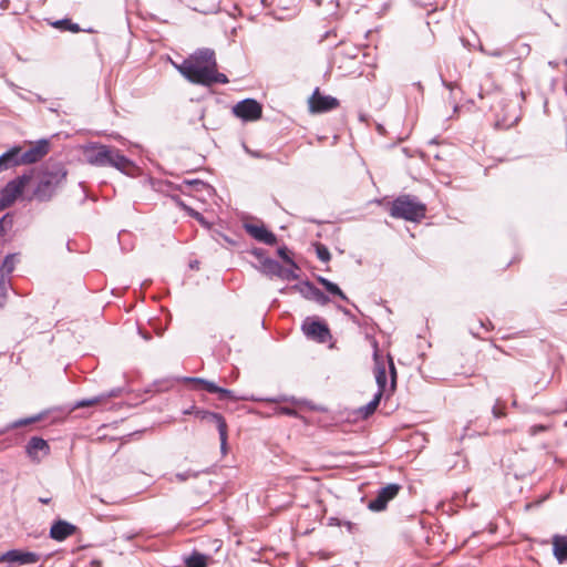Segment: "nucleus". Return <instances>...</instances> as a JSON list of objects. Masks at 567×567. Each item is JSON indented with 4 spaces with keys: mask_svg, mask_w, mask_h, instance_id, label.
I'll list each match as a JSON object with an SVG mask.
<instances>
[{
    "mask_svg": "<svg viewBox=\"0 0 567 567\" xmlns=\"http://www.w3.org/2000/svg\"><path fill=\"white\" fill-rule=\"evenodd\" d=\"M378 131H379V132H382V131H383V126H382V125H380V124H378Z\"/></svg>",
    "mask_w": 567,
    "mask_h": 567,
    "instance_id": "52",
    "label": "nucleus"
},
{
    "mask_svg": "<svg viewBox=\"0 0 567 567\" xmlns=\"http://www.w3.org/2000/svg\"><path fill=\"white\" fill-rule=\"evenodd\" d=\"M480 51L484 54L493 58H501L504 55L503 49L486 50L483 45L480 47Z\"/></svg>",
    "mask_w": 567,
    "mask_h": 567,
    "instance_id": "40",
    "label": "nucleus"
},
{
    "mask_svg": "<svg viewBox=\"0 0 567 567\" xmlns=\"http://www.w3.org/2000/svg\"><path fill=\"white\" fill-rule=\"evenodd\" d=\"M374 360H375V381L378 384V392L381 393V396L386 393V395H390L389 389H386V371L384 363L379 360V355L375 352L374 353Z\"/></svg>",
    "mask_w": 567,
    "mask_h": 567,
    "instance_id": "19",
    "label": "nucleus"
},
{
    "mask_svg": "<svg viewBox=\"0 0 567 567\" xmlns=\"http://www.w3.org/2000/svg\"><path fill=\"white\" fill-rule=\"evenodd\" d=\"M233 112L244 121H256L261 117L262 107L255 99H245L233 107Z\"/></svg>",
    "mask_w": 567,
    "mask_h": 567,
    "instance_id": "10",
    "label": "nucleus"
},
{
    "mask_svg": "<svg viewBox=\"0 0 567 567\" xmlns=\"http://www.w3.org/2000/svg\"><path fill=\"white\" fill-rule=\"evenodd\" d=\"M244 229L246 233L251 236L254 239H256L259 243L274 246L277 244V237L276 235L268 230L267 227L262 224H254V223H245Z\"/></svg>",
    "mask_w": 567,
    "mask_h": 567,
    "instance_id": "14",
    "label": "nucleus"
},
{
    "mask_svg": "<svg viewBox=\"0 0 567 567\" xmlns=\"http://www.w3.org/2000/svg\"><path fill=\"white\" fill-rule=\"evenodd\" d=\"M190 476H193L189 472H186V473H178L176 474V477L181 481V482H184L186 481L187 478H189Z\"/></svg>",
    "mask_w": 567,
    "mask_h": 567,
    "instance_id": "45",
    "label": "nucleus"
},
{
    "mask_svg": "<svg viewBox=\"0 0 567 567\" xmlns=\"http://www.w3.org/2000/svg\"><path fill=\"white\" fill-rule=\"evenodd\" d=\"M342 522L341 519L337 518V517H331L329 519V525H334V526H342Z\"/></svg>",
    "mask_w": 567,
    "mask_h": 567,
    "instance_id": "46",
    "label": "nucleus"
},
{
    "mask_svg": "<svg viewBox=\"0 0 567 567\" xmlns=\"http://www.w3.org/2000/svg\"><path fill=\"white\" fill-rule=\"evenodd\" d=\"M8 285H9V280L7 279V277H4V284H2V286H0V290L6 291Z\"/></svg>",
    "mask_w": 567,
    "mask_h": 567,
    "instance_id": "49",
    "label": "nucleus"
},
{
    "mask_svg": "<svg viewBox=\"0 0 567 567\" xmlns=\"http://www.w3.org/2000/svg\"><path fill=\"white\" fill-rule=\"evenodd\" d=\"M491 107L495 112V115L497 117L495 122L496 127L509 128L519 118L517 105L513 101L507 102L504 99H499Z\"/></svg>",
    "mask_w": 567,
    "mask_h": 567,
    "instance_id": "6",
    "label": "nucleus"
},
{
    "mask_svg": "<svg viewBox=\"0 0 567 567\" xmlns=\"http://www.w3.org/2000/svg\"><path fill=\"white\" fill-rule=\"evenodd\" d=\"M114 395H115V393L111 392L109 394H101V395L93 396L91 399L81 400V401L76 402V404L74 405V409L97 405Z\"/></svg>",
    "mask_w": 567,
    "mask_h": 567,
    "instance_id": "26",
    "label": "nucleus"
},
{
    "mask_svg": "<svg viewBox=\"0 0 567 567\" xmlns=\"http://www.w3.org/2000/svg\"><path fill=\"white\" fill-rule=\"evenodd\" d=\"M209 393H216L218 394L219 400H230V401H239V400H246L245 396H238L236 395L231 390L220 388L218 385H209Z\"/></svg>",
    "mask_w": 567,
    "mask_h": 567,
    "instance_id": "23",
    "label": "nucleus"
},
{
    "mask_svg": "<svg viewBox=\"0 0 567 567\" xmlns=\"http://www.w3.org/2000/svg\"><path fill=\"white\" fill-rule=\"evenodd\" d=\"M388 360H389V370H390V377H391V384H390L389 392L393 393L395 391V388H396L398 374H396V369H395V365H394L392 357L389 355Z\"/></svg>",
    "mask_w": 567,
    "mask_h": 567,
    "instance_id": "34",
    "label": "nucleus"
},
{
    "mask_svg": "<svg viewBox=\"0 0 567 567\" xmlns=\"http://www.w3.org/2000/svg\"><path fill=\"white\" fill-rule=\"evenodd\" d=\"M380 401H381V393H375L373 400L360 409V413H361L362 417L367 419L370 415H372L374 413V411L377 410Z\"/></svg>",
    "mask_w": 567,
    "mask_h": 567,
    "instance_id": "28",
    "label": "nucleus"
},
{
    "mask_svg": "<svg viewBox=\"0 0 567 567\" xmlns=\"http://www.w3.org/2000/svg\"><path fill=\"white\" fill-rule=\"evenodd\" d=\"M79 532L78 526L63 520H55L50 528V537L56 542H63Z\"/></svg>",
    "mask_w": 567,
    "mask_h": 567,
    "instance_id": "17",
    "label": "nucleus"
},
{
    "mask_svg": "<svg viewBox=\"0 0 567 567\" xmlns=\"http://www.w3.org/2000/svg\"><path fill=\"white\" fill-rule=\"evenodd\" d=\"M401 488L402 486L400 484H388L378 492L374 499L369 502L368 508L372 512L384 511L388 506V503L398 496Z\"/></svg>",
    "mask_w": 567,
    "mask_h": 567,
    "instance_id": "9",
    "label": "nucleus"
},
{
    "mask_svg": "<svg viewBox=\"0 0 567 567\" xmlns=\"http://www.w3.org/2000/svg\"><path fill=\"white\" fill-rule=\"evenodd\" d=\"M17 260H18L17 254H9L8 256H6V258L1 265V268H0V272H1L0 286H2V284H4V277H9L12 274V271L14 270Z\"/></svg>",
    "mask_w": 567,
    "mask_h": 567,
    "instance_id": "21",
    "label": "nucleus"
},
{
    "mask_svg": "<svg viewBox=\"0 0 567 567\" xmlns=\"http://www.w3.org/2000/svg\"><path fill=\"white\" fill-rule=\"evenodd\" d=\"M39 502L42 504H49L51 502V497H40Z\"/></svg>",
    "mask_w": 567,
    "mask_h": 567,
    "instance_id": "48",
    "label": "nucleus"
},
{
    "mask_svg": "<svg viewBox=\"0 0 567 567\" xmlns=\"http://www.w3.org/2000/svg\"><path fill=\"white\" fill-rule=\"evenodd\" d=\"M210 66H217L212 49H198L189 59L183 61L178 71L192 83L209 86Z\"/></svg>",
    "mask_w": 567,
    "mask_h": 567,
    "instance_id": "3",
    "label": "nucleus"
},
{
    "mask_svg": "<svg viewBox=\"0 0 567 567\" xmlns=\"http://www.w3.org/2000/svg\"><path fill=\"white\" fill-rule=\"evenodd\" d=\"M295 269L296 268H292V267L291 268L281 267L278 278L284 279V280L298 279L299 276L295 272Z\"/></svg>",
    "mask_w": 567,
    "mask_h": 567,
    "instance_id": "38",
    "label": "nucleus"
},
{
    "mask_svg": "<svg viewBox=\"0 0 567 567\" xmlns=\"http://www.w3.org/2000/svg\"><path fill=\"white\" fill-rule=\"evenodd\" d=\"M245 151L249 154H251L255 157H261V155L258 152L251 151L247 144H243Z\"/></svg>",
    "mask_w": 567,
    "mask_h": 567,
    "instance_id": "47",
    "label": "nucleus"
},
{
    "mask_svg": "<svg viewBox=\"0 0 567 567\" xmlns=\"http://www.w3.org/2000/svg\"><path fill=\"white\" fill-rule=\"evenodd\" d=\"M301 330L308 339L319 343H327L332 339L328 324L317 318H306L301 326Z\"/></svg>",
    "mask_w": 567,
    "mask_h": 567,
    "instance_id": "8",
    "label": "nucleus"
},
{
    "mask_svg": "<svg viewBox=\"0 0 567 567\" xmlns=\"http://www.w3.org/2000/svg\"><path fill=\"white\" fill-rule=\"evenodd\" d=\"M68 172L61 164L45 165L30 176L32 197L39 202H49L61 188L66 179Z\"/></svg>",
    "mask_w": 567,
    "mask_h": 567,
    "instance_id": "2",
    "label": "nucleus"
},
{
    "mask_svg": "<svg viewBox=\"0 0 567 567\" xmlns=\"http://www.w3.org/2000/svg\"><path fill=\"white\" fill-rule=\"evenodd\" d=\"M316 252H317V257L321 261L328 262L331 258L329 249L323 244H320V243L316 244Z\"/></svg>",
    "mask_w": 567,
    "mask_h": 567,
    "instance_id": "36",
    "label": "nucleus"
},
{
    "mask_svg": "<svg viewBox=\"0 0 567 567\" xmlns=\"http://www.w3.org/2000/svg\"><path fill=\"white\" fill-rule=\"evenodd\" d=\"M493 415L496 417V419H499V417H503L505 416V405L504 404H499L498 402L493 406Z\"/></svg>",
    "mask_w": 567,
    "mask_h": 567,
    "instance_id": "41",
    "label": "nucleus"
},
{
    "mask_svg": "<svg viewBox=\"0 0 567 567\" xmlns=\"http://www.w3.org/2000/svg\"><path fill=\"white\" fill-rule=\"evenodd\" d=\"M173 198L176 200L178 206H181L184 210H186L188 213L189 216L194 217L199 223L205 224L204 217H203V215L200 213H198L195 209L188 207L181 199H178L176 197H173Z\"/></svg>",
    "mask_w": 567,
    "mask_h": 567,
    "instance_id": "33",
    "label": "nucleus"
},
{
    "mask_svg": "<svg viewBox=\"0 0 567 567\" xmlns=\"http://www.w3.org/2000/svg\"><path fill=\"white\" fill-rule=\"evenodd\" d=\"M13 225L12 217L10 215H4L0 218V235L4 236L9 229H11Z\"/></svg>",
    "mask_w": 567,
    "mask_h": 567,
    "instance_id": "37",
    "label": "nucleus"
},
{
    "mask_svg": "<svg viewBox=\"0 0 567 567\" xmlns=\"http://www.w3.org/2000/svg\"><path fill=\"white\" fill-rule=\"evenodd\" d=\"M317 280L320 285H322L328 292H330L333 296H338L342 300L348 301V297L343 293V291L339 288V286L330 280H328L324 277H317Z\"/></svg>",
    "mask_w": 567,
    "mask_h": 567,
    "instance_id": "24",
    "label": "nucleus"
},
{
    "mask_svg": "<svg viewBox=\"0 0 567 567\" xmlns=\"http://www.w3.org/2000/svg\"><path fill=\"white\" fill-rule=\"evenodd\" d=\"M35 142L44 143V142H49V140H47V138L42 137V138L37 140Z\"/></svg>",
    "mask_w": 567,
    "mask_h": 567,
    "instance_id": "51",
    "label": "nucleus"
},
{
    "mask_svg": "<svg viewBox=\"0 0 567 567\" xmlns=\"http://www.w3.org/2000/svg\"><path fill=\"white\" fill-rule=\"evenodd\" d=\"M278 413L279 414L289 415V416H296L297 415V411L295 409H291V408H288V406L279 408L278 409Z\"/></svg>",
    "mask_w": 567,
    "mask_h": 567,
    "instance_id": "43",
    "label": "nucleus"
},
{
    "mask_svg": "<svg viewBox=\"0 0 567 567\" xmlns=\"http://www.w3.org/2000/svg\"><path fill=\"white\" fill-rule=\"evenodd\" d=\"M50 452L48 442L39 436H32L25 445V453L34 463H40Z\"/></svg>",
    "mask_w": 567,
    "mask_h": 567,
    "instance_id": "15",
    "label": "nucleus"
},
{
    "mask_svg": "<svg viewBox=\"0 0 567 567\" xmlns=\"http://www.w3.org/2000/svg\"><path fill=\"white\" fill-rule=\"evenodd\" d=\"M51 25L61 31H70L73 33H78L81 31L80 25L78 23L72 22L68 18L55 20L51 23Z\"/></svg>",
    "mask_w": 567,
    "mask_h": 567,
    "instance_id": "25",
    "label": "nucleus"
},
{
    "mask_svg": "<svg viewBox=\"0 0 567 567\" xmlns=\"http://www.w3.org/2000/svg\"><path fill=\"white\" fill-rule=\"evenodd\" d=\"M342 526H344L351 534L359 532V525L357 523L344 520L342 522Z\"/></svg>",
    "mask_w": 567,
    "mask_h": 567,
    "instance_id": "42",
    "label": "nucleus"
},
{
    "mask_svg": "<svg viewBox=\"0 0 567 567\" xmlns=\"http://www.w3.org/2000/svg\"><path fill=\"white\" fill-rule=\"evenodd\" d=\"M278 256L290 267L298 269V265L293 261L292 258L289 256V250L286 246L279 247L277 250Z\"/></svg>",
    "mask_w": 567,
    "mask_h": 567,
    "instance_id": "35",
    "label": "nucleus"
},
{
    "mask_svg": "<svg viewBox=\"0 0 567 567\" xmlns=\"http://www.w3.org/2000/svg\"><path fill=\"white\" fill-rule=\"evenodd\" d=\"M194 415L202 421L205 420V421L215 423V425L218 430V433H219L220 445H221V449L224 450L227 444V435H228L227 434L228 426H227L225 417L219 413L210 412V411L203 410V409H196L194 411Z\"/></svg>",
    "mask_w": 567,
    "mask_h": 567,
    "instance_id": "12",
    "label": "nucleus"
},
{
    "mask_svg": "<svg viewBox=\"0 0 567 567\" xmlns=\"http://www.w3.org/2000/svg\"><path fill=\"white\" fill-rule=\"evenodd\" d=\"M30 176L23 174L10 181L0 192V210L10 207L22 194L24 187L30 184Z\"/></svg>",
    "mask_w": 567,
    "mask_h": 567,
    "instance_id": "7",
    "label": "nucleus"
},
{
    "mask_svg": "<svg viewBox=\"0 0 567 567\" xmlns=\"http://www.w3.org/2000/svg\"><path fill=\"white\" fill-rule=\"evenodd\" d=\"M185 382L193 384L194 390H205L209 393V385H215L214 382L202 379V378H185Z\"/></svg>",
    "mask_w": 567,
    "mask_h": 567,
    "instance_id": "29",
    "label": "nucleus"
},
{
    "mask_svg": "<svg viewBox=\"0 0 567 567\" xmlns=\"http://www.w3.org/2000/svg\"><path fill=\"white\" fill-rule=\"evenodd\" d=\"M553 554L558 563L567 561V535H554L551 538Z\"/></svg>",
    "mask_w": 567,
    "mask_h": 567,
    "instance_id": "18",
    "label": "nucleus"
},
{
    "mask_svg": "<svg viewBox=\"0 0 567 567\" xmlns=\"http://www.w3.org/2000/svg\"><path fill=\"white\" fill-rule=\"evenodd\" d=\"M212 557L194 550L190 555L184 557L185 567H207Z\"/></svg>",
    "mask_w": 567,
    "mask_h": 567,
    "instance_id": "20",
    "label": "nucleus"
},
{
    "mask_svg": "<svg viewBox=\"0 0 567 567\" xmlns=\"http://www.w3.org/2000/svg\"><path fill=\"white\" fill-rule=\"evenodd\" d=\"M229 80L224 73L217 72V66H210L209 86L215 83L227 84Z\"/></svg>",
    "mask_w": 567,
    "mask_h": 567,
    "instance_id": "31",
    "label": "nucleus"
},
{
    "mask_svg": "<svg viewBox=\"0 0 567 567\" xmlns=\"http://www.w3.org/2000/svg\"><path fill=\"white\" fill-rule=\"evenodd\" d=\"M41 556L33 551H23L20 549H11L0 556V563H17L19 565L37 564Z\"/></svg>",
    "mask_w": 567,
    "mask_h": 567,
    "instance_id": "16",
    "label": "nucleus"
},
{
    "mask_svg": "<svg viewBox=\"0 0 567 567\" xmlns=\"http://www.w3.org/2000/svg\"><path fill=\"white\" fill-rule=\"evenodd\" d=\"M50 144H34L30 150L21 153L20 146H14L0 156V172L20 164H32L49 153Z\"/></svg>",
    "mask_w": 567,
    "mask_h": 567,
    "instance_id": "5",
    "label": "nucleus"
},
{
    "mask_svg": "<svg viewBox=\"0 0 567 567\" xmlns=\"http://www.w3.org/2000/svg\"><path fill=\"white\" fill-rule=\"evenodd\" d=\"M309 110L311 113H326L339 106V100L331 95H322L319 87H316L309 97Z\"/></svg>",
    "mask_w": 567,
    "mask_h": 567,
    "instance_id": "11",
    "label": "nucleus"
},
{
    "mask_svg": "<svg viewBox=\"0 0 567 567\" xmlns=\"http://www.w3.org/2000/svg\"><path fill=\"white\" fill-rule=\"evenodd\" d=\"M250 255H252L260 265H262L265 259H268L269 257L266 254V250L262 248H254L250 250Z\"/></svg>",
    "mask_w": 567,
    "mask_h": 567,
    "instance_id": "39",
    "label": "nucleus"
},
{
    "mask_svg": "<svg viewBox=\"0 0 567 567\" xmlns=\"http://www.w3.org/2000/svg\"><path fill=\"white\" fill-rule=\"evenodd\" d=\"M81 150L86 163L93 166H111L131 176L138 171L133 161L109 144H84Z\"/></svg>",
    "mask_w": 567,
    "mask_h": 567,
    "instance_id": "1",
    "label": "nucleus"
},
{
    "mask_svg": "<svg viewBox=\"0 0 567 567\" xmlns=\"http://www.w3.org/2000/svg\"><path fill=\"white\" fill-rule=\"evenodd\" d=\"M475 357H476V363H477V364H480V363H481V367H477L476 369H474V370L470 373V375H475V374H477V370L485 368V367L487 365V362H488L491 359H493V360H495V359H496V358H495V355H494V353H492V352H487V351H478V352L476 353V355H475Z\"/></svg>",
    "mask_w": 567,
    "mask_h": 567,
    "instance_id": "27",
    "label": "nucleus"
},
{
    "mask_svg": "<svg viewBox=\"0 0 567 567\" xmlns=\"http://www.w3.org/2000/svg\"><path fill=\"white\" fill-rule=\"evenodd\" d=\"M547 427L545 425H533L530 429H529V433L530 435H536L538 432L540 431H546Z\"/></svg>",
    "mask_w": 567,
    "mask_h": 567,
    "instance_id": "44",
    "label": "nucleus"
},
{
    "mask_svg": "<svg viewBox=\"0 0 567 567\" xmlns=\"http://www.w3.org/2000/svg\"><path fill=\"white\" fill-rule=\"evenodd\" d=\"M44 415H45L44 413H39V414L30 416V417L20 419L18 421L13 422L11 427L17 429V427H21V426H25V425L39 422V421L43 420Z\"/></svg>",
    "mask_w": 567,
    "mask_h": 567,
    "instance_id": "32",
    "label": "nucleus"
},
{
    "mask_svg": "<svg viewBox=\"0 0 567 567\" xmlns=\"http://www.w3.org/2000/svg\"><path fill=\"white\" fill-rule=\"evenodd\" d=\"M281 267L277 260L268 258L264 260L262 265H259L258 269L267 276L278 277Z\"/></svg>",
    "mask_w": 567,
    "mask_h": 567,
    "instance_id": "22",
    "label": "nucleus"
},
{
    "mask_svg": "<svg viewBox=\"0 0 567 567\" xmlns=\"http://www.w3.org/2000/svg\"><path fill=\"white\" fill-rule=\"evenodd\" d=\"M389 213L394 218L420 221L426 215V205L415 196L401 195L390 204Z\"/></svg>",
    "mask_w": 567,
    "mask_h": 567,
    "instance_id": "4",
    "label": "nucleus"
},
{
    "mask_svg": "<svg viewBox=\"0 0 567 567\" xmlns=\"http://www.w3.org/2000/svg\"><path fill=\"white\" fill-rule=\"evenodd\" d=\"M292 289L298 291L303 298L316 301L321 306H326L330 301V298L326 293L308 280L292 286Z\"/></svg>",
    "mask_w": 567,
    "mask_h": 567,
    "instance_id": "13",
    "label": "nucleus"
},
{
    "mask_svg": "<svg viewBox=\"0 0 567 567\" xmlns=\"http://www.w3.org/2000/svg\"><path fill=\"white\" fill-rule=\"evenodd\" d=\"M184 187H193L195 190H204L207 189L209 185L200 179H184L179 189L184 192Z\"/></svg>",
    "mask_w": 567,
    "mask_h": 567,
    "instance_id": "30",
    "label": "nucleus"
},
{
    "mask_svg": "<svg viewBox=\"0 0 567 567\" xmlns=\"http://www.w3.org/2000/svg\"><path fill=\"white\" fill-rule=\"evenodd\" d=\"M196 409H197V408L192 406L190 409L185 410V411H184V413H185V414H190V413H193V414H194V411H195Z\"/></svg>",
    "mask_w": 567,
    "mask_h": 567,
    "instance_id": "50",
    "label": "nucleus"
}]
</instances>
